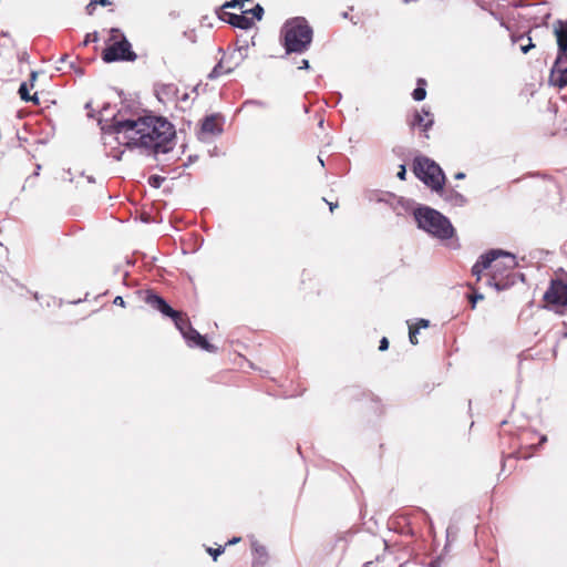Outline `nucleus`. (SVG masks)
Masks as SVG:
<instances>
[{
    "mask_svg": "<svg viewBox=\"0 0 567 567\" xmlns=\"http://www.w3.org/2000/svg\"><path fill=\"white\" fill-rule=\"evenodd\" d=\"M35 79H37V72H31V75H30L31 86H33Z\"/></svg>",
    "mask_w": 567,
    "mask_h": 567,
    "instance_id": "nucleus-35",
    "label": "nucleus"
},
{
    "mask_svg": "<svg viewBox=\"0 0 567 567\" xmlns=\"http://www.w3.org/2000/svg\"><path fill=\"white\" fill-rule=\"evenodd\" d=\"M251 548L254 555L252 567H265L269 559L266 547L258 542H254Z\"/></svg>",
    "mask_w": 567,
    "mask_h": 567,
    "instance_id": "nucleus-14",
    "label": "nucleus"
},
{
    "mask_svg": "<svg viewBox=\"0 0 567 567\" xmlns=\"http://www.w3.org/2000/svg\"><path fill=\"white\" fill-rule=\"evenodd\" d=\"M432 115L430 114V112L424 110L422 112H416L414 114L413 121L411 122L412 127L417 126L424 132H426L432 126Z\"/></svg>",
    "mask_w": 567,
    "mask_h": 567,
    "instance_id": "nucleus-15",
    "label": "nucleus"
},
{
    "mask_svg": "<svg viewBox=\"0 0 567 567\" xmlns=\"http://www.w3.org/2000/svg\"><path fill=\"white\" fill-rule=\"evenodd\" d=\"M426 81L424 79L417 80V87L414 89L412 96L415 101H423L426 96Z\"/></svg>",
    "mask_w": 567,
    "mask_h": 567,
    "instance_id": "nucleus-20",
    "label": "nucleus"
},
{
    "mask_svg": "<svg viewBox=\"0 0 567 567\" xmlns=\"http://www.w3.org/2000/svg\"><path fill=\"white\" fill-rule=\"evenodd\" d=\"M512 41L513 43H519V49L524 54L528 53L533 48H535V44L528 34H513Z\"/></svg>",
    "mask_w": 567,
    "mask_h": 567,
    "instance_id": "nucleus-17",
    "label": "nucleus"
},
{
    "mask_svg": "<svg viewBox=\"0 0 567 567\" xmlns=\"http://www.w3.org/2000/svg\"><path fill=\"white\" fill-rule=\"evenodd\" d=\"M202 131L204 133L217 134L221 132V124L217 115L206 116L202 123Z\"/></svg>",
    "mask_w": 567,
    "mask_h": 567,
    "instance_id": "nucleus-16",
    "label": "nucleus"
},
{
    "mask_svg": "<svg viewBox=\"0 0 567 567\" xmlns=\"http://www.w3.org/2000/svg\"><path fill=\"white\" fill-rule=\"evenodd\" d=\"M516 257L503 250L492 249L482 255L472 267V275L476 277V284L482 274L488 270V285L497 290H504L515 282Z\"/></svg>",
    "mask_w": 567,
    "mask_h": 567,
    "instance_id": "nucleus-2",
    "label": "nucleus"
},
{
    "mask_svg": "<svg viewBox=\"0 0 567 567\" xmlns=\"http://www.w3.org/2000/svg\"><path fill=\"white\" fill-rule=\"evenodd\" d=\"M241 540L240 537H233L231 539H229L224 546H231V545H235L237 543H239Z\"/></svg>",
    "mask_w": 567,
    "mask_h": 567,
    "instance_id": "nucleus-33",
    "label": "nucleus"
},
{
    "mask_svg": "<svg viewBox=\"0 0 567 567\" xmlns=\"http://www.w3.org/2000/svg\"><path fill=\"white\" fill-rule=\"evenodd\" d=\"M519 456L520 457H524V458H528L529 457V454H523L520 451L518 452Z\"/></svg>",
    "mask_w": 567,
    "mask_h": 567,
    "instance_id": "nucleus-40",
    "label": "nucleus"
},
{
    "mask_svg": "<svg viewBox=\"0 0 567 567\" xmlns=\"http://www.w3.org/2000/svg\"><path fill=\"white\" fill-rule=\"evenodd\" d=\"M414 217L420 228L436 237L446 239L453 235V227L449 219L435 209L430 207L417 208L414 212Z\"/></svg>",
    "mask_w": 567,
    "mask_h": 567,
    "instance_id": "nucleus-4",
    "label": "nucleus"
},
{
    "mask_svg": "<svg viewBox=\"0 0 567 567\" xmlns=\"http://www.w3.org/2000/svg\"><path fill=\"white\" fill-rule=\"evenodd\" d=\"M218 17L220 20L243 30H248L255 24L250 10L241 11L240 14L221 12Z\"/></svg>",
    "mask_w": 567,
    "mask_h": 567,
    "instance_id": "nucleus-10",
    "label": "nucleus"
},
{
    "mask_svg": "<svg viewBox=\"0 0 567 567\" xmlns=\"http://www.w3.org/2000/svg\"><path fill=\"white\" fill-rule=\"evenodd\" d=\"M544 299L549 305L567 307V284L560 279L553 280Z\"/></svg>",
    "mask_w": 567,
    "mask_h": 567,
    "instance_id": "nucleus-7",
    "label": "nucleus"
},
{
    "mask_svg": "<svg viewBox=\"0 0 567 567\" xmlns=\"http://www.w3.org/2000/svg\"><path fill=\"white\" fill-rule=\"evenodd\" d=\"M398 178L401 179V181H405V176H406V168L404 165H400L399 167V172L396 174Z\"/></svg>",
    "mask_w": 567,
    "mask_h": 567,
    "instance_id": "nucleus-30",
    "label": "nucleus"
},
{
    "mask_svg": "<svg viewBox=\"0 0 567 567\" xmlns=\"http://www.w3.org/2000/svg\"><path fill=\"white\" fill-rule=\"evenodd\" d=\"M102 59L106 63L120 60L134 61L136 53L132 51L131 43L123 37L121 41H116L103 50Z\"/></svg>",
    "mask_w": 567,
    "mask_h": 567,
    "instance_id": "nucleus-6",
    "label": "nucleus"
},
{
    "mask_svg": "<svg viewBox=\"0 0 567 567\" xmlns=\"http://www.w3.org/2000/svg\"><path fill=\"white\" fill-rule=\"evenodd\" d=\"M112 39H115L117 37V33L120 32L117 29H112Z\"/></svg>",
    "mask_w": 567,
    "mask_h": 567,
    "instance_id": "nucleus-37",
    "label": "nucleus"
},
{
    "mask_svg": "<svg viewBox=\"0 0 567 567\" xmlns=\"http://www.w3.org/2000/svg\"><path fill=\"white\" fill-rule=\"evenodd\" d=\"M464 177H465V174H464V173H457V174L455 175V178H457V179H461V178H464Z\"/></svg>",
    "mask_w": 567,
    "mask_h": 567,
    "instance_id": "nucleus-39",
    "label": "nucleus"
},
{
    "mask_svg": "<svg viewBox=\"0 0 567 567\" xmlns=\"http://www.w3.org/2000/svg\"><path fill=\"white\" fill-rule=\"evenodd\" d=\"M330 210L333 212L338 207V203H329Z\"/></svg>",
    "mask_w": 567,
    "mask_h": 567,
    "instance_id": "nucleus-36",
    "label": "nucleus"
},
{
    "mask_svg": "<svg viewBox=\"0 0 567 567\" xmlns=\"http://www.w3.org/2000/svg\"><path fill=\"white\" fill-rule=\"evenodd\" d=\"M468 287L473 291V293L468 296V299H470V302L472 303V308H475L476 301L482 300L484 298V296L481 293H477V288L474 285L468 284Z\"/></svg>",
    "mask_w": 567,
    "mask_h": 567,
    "instance_id": "nucleus-22",
    "label": "nucleus"
},
{
    "mask_svg": "<svg viewBox=\"0 0 567 567\" xmlns=\"http://www.w3.org/2000/svg\"><path fill=\"white\" fill-rule=\"evenodd\" d=\"M113 303L115 306H120V307H125V301L122 297L117 296L115 297V299L113 300Z\"/></svg>",
    "mask_w": 567,
    "mask_h": 567,
    "instance_id": "nucleus-32",
    "label": "nucleus"
},
{
    "mask_svg": "<svg viewBox=\"0 0 567 567\" xmlns=\"http://www.w3.org/2000/svg\"><path fill=\"white\" fill-rule=\"evenodd\" d=\"M235 7H240V8L243 7V4L240 3V0H230V1L225 2L220 7V11L218 12V14L221 12H227L226 9L235 8Z\"/></svg>",
    "mask_w": 567,
    "mask_h": 567,
    "instance_id": "nucleus-24",
    "label": "nucleus"
},
{
    "mask_svg": "<svg viewBox=\"0 0 567 567\" xmlns=\"http://www.w3.org/2000/svg\"><path fill=\"white\" fill-rule=\"evenodd\" d=\"M417 333H419L417 328H414L413 326H410V328H409V338H410V342L412 344H414V346L419 343V340L416 338Z\"/></svg>",
    "mask_w": 567,
    "mask_h": 567,
    "instance_id": "nucleus-27",
    "label": "nucleus"
},
{
    "mask_svg": "<svg viewBox=\"0 0 567 567\" xmlns=\"http://www.w3.org/2000/svg\"><path fill=\"white\" fill-rule=\"evenodd\" d=\"M183 337L187 340L190 346L198 347L207 352H216L217 348L209 343L204 336H202L196 329L192 327L183 333Z\"/></svg>",
    "mask_w": 567,
    "mask_h": 567,
    "instance_id": "nucleus-11",
    "label": "nucleus"
},
{
    "mask_svg": "<svg viewBox=\"0 0 567 567\" xmlns=\"http://www.w3.org/2000/svg\"><path fill=\"white\" fill-rule=\"evenodd\" d=\"M226 546H218L217 548L207 547L206 551L212 556L213 560L216 561L218 557L224 554Z\"/></svg>",
    "mask_w": 567,
    "mask_h": 567,
    "instance_id": "nucleus-23",
    "label": "nucleus"
},
{
    "mask_svg": "<svg viewBox=\"0 0 567 567\" xmlns=\"http://www.w3.org/2000/svg\"><path fill=\"white\" fill-rule=\"evenodd\" d=\"M111 4V0H90V2L85 7V12L87 16H93L97 6L107 7Z\"/></svg>",
    "mask_w": 567,
    "mask_h": 567,
    "instance_id": "nucleus-21",
    "label": "nucleus"
},
{
    "mask_svg": "<svg viewBox=\"0 0 567 567\" xmlns=\"http://www.w3.org/2000/svg\"><path fill=\"white\" fill-rule=\"evenodd\" d=\"M388 348H389V340H388L385 337H383V338L380 340L379 350H380V351H385Z\"/></svg>",
    "mask_w": 567,
    "mask_h": 567,
    "instance_id": "nucleus-31",
    "label": "nucleus"
},
{
    "mask_svg": "<svg viewBox=\"0 0 567 567\" xmlns=\"http://www.w3.org/2000/svg\"><path fill=\"white\" fill-rule=\"evenodd\" d=\"M301 63H302V65H301V66H299V69H308V68H309V62H308V60L303 59V60L301 61Z\"/></svg>",
    "mask_w": 567,
    "mask_h": 567,
    "instance_id": "nucleus-34",
    "label": "nucleus"
},
{
    "mask_svg": "<svg viewBox=\"0 0 567 567\" xmlns=\"http://www.w3.org/2000/svg\"><path fill=\"white\" fill-rule=\"evenodd\" d=\"M312 29L302 18L288 21L282 29V43L287 53H302L310 47Z\"/></svg>",
    "mask_w": 567,
    "mask_h": 567,
    "instance_id": "nucleus-3",
    "label": "nucleus"
},
{
    "mask_svg": "<svg viewBox=\"0 0 567 567\" xmlns=\"http://www.w3.org/2000/svg\"><path fill=\"white\" fill-rule=\"evenodd\" d=\"M559 54H567V22L558 20L554 24Z\"/></svg>",
    "mask_w": 567,
    "mask_h": 567,
    "instance_id": "nucleus-13",
    "label": "nucleus"
},
{
    "mask_svg": "<svg viewBox=\"0 0 567 567\" xmlns=\"http://www.w3.org/2000/svg\"><path fill=\"white\" fill-rule=\"evenodd\" d=\"M165 181L164 177L162 176H158V175H152L150 178H148V183L151 186L155 187V188H158L161 187L162 183Z\"/></svg>",
    "mask_w": 567,
    "mask_h": 567,
    "instance_id": "nucleus-26",
    "label": "nucleus"
},
{
    "mask_svg": "<svg viewBox=\"0 0 567 567\" xmlns=\"http://www.w3.org/2000/svg\"><path fill=\"white\" fill-rule=\"evenodd\" d=\"M112 127L116 141L130 148L138 147L154 154H164L173 147L175 130L164 117L146 115L136 120H114Z\"/></svg>",
    "mask_w": 567,
    "mask_h": 567,
    "instance_id": "nucleus-1",
    "label": "nucleus"
},
{
    "mask_svg": "<svg viewBox=\"0 0 567 567\" xmlns=\"http://www.w3.org/2000/svg\"><path fill=\"white\" fill-rule=\"evenodd\" d=\"M169 318H172L176 328L181 331L182 334L187 330V328L192 327L187 315L182 311L176 310V315H172Z\"/></svg>",
    "mask_w": 567,
    "mask_h": 567,
    "instance_id": "nucleus-18",
    "label": "nucleus"
},
{
    "mask_svg": "<svg viewBox=\"0 0 567 567\" xmlns=\"http://www.w3.org/2000/svg\"><path fill=\"white\" fill-rule=\"evenodd\" d=\"M547 441V437L545 435H543L540 439H539V442L537 445H542L543 443H545Z\"/></svg>",
    "mask_w": 567,
    "mask_h": 567,
    "instance_id": "nucleus-38",
    "label": "nucleus"
},
{
    "mask_svg": "<svg viewBox=\"0 0 567 567\" xmlns=\"http://www.w3.org/2000/svg\"><path fill=\"white\" fill-rule=\"evenodd\" d=\"M238 66L237 55L235 52L233 53H225L223 52V55L218 63L214 66L212 72L208 74V79L215 80L219 76L226 75L231 73Z\"/></svg>",
    "mask_w": 567,
    "mask_h": 567,
    "instance_id": "nucleus-8",
    "label": "nucleus"
},
{
    "mask_svg": "<svg viewBox=\"0 0 567 567\" xmlns=\"http://www.w3.org/2000/svg\"><path fill=\"white\" fill-rule=\"evenodd\" d=\"M97 39H99V38H97V33H96V32H94V33H87V34L85 35L84 41H83V45H85V47H86L90 42H95V41H97Z\"/></svg>",
    "mask_w": 567,
    "mask_h": 567,
    "instance_id": "nucleus-28",
    "label": "nucleus"
},
{
    "mask_svg": "<svg viewBox=\"0 0 567 567\" xmlns=\"http://www.w3.org/2000/svg\"><path fill=\"white\" fill-rule=\"evenodd\" d=\"M549 82L557 87L567 85V54H558L550 71Z\"/></svg>",
    "mask_w": 567,
    "mask_h": 567,
    "instance_id": "nucleus-9",
    "label": "nucleus"
},
{
    "mask_svg": "<svg viewBox=\"0 0 567 567\" xmlns=\"http://www.w3.org/2000/svg\"><path fill=\"white\" fill-rule=\"evenodd\" d=\"M414 175L433 192L441 193L445 184V175L439 164L425 156H416L413 159Z\"/></svg>",
    "mask_w": 567,
    "mask_h": 567,
    "instance_id": "nucleus-5",
    "label": "nucleus"
},
{
    "mask_svg": "<svg viewBox=\"0 0 567 567\" xmlns=\"http://www.w3.org/2000/svg\"><path fill=\"white\" fill-rule=\"evenodd\" d=\"M19 95H20V99L24 102H32L34 105H39L40 104V100H39V96L37 93H34L33 95H31L29 93V89H28V84L27 83H22L19 87Z\"/></svg>",
    "mask_w": 567,
    "mask_h": 567,
    "instance_id": "nucleus-19",
    "label": "nucleus"
},
{
    "mask_svg": "<svg viewBox=\"0 0 567 567\" xmlns=\"http://www.w3.org/2000/svg\"><path fill=\"white\" fill-rule=\"evenodd\" d=\"M144 300L150 307L158 310L166 317L176 315V310H174L161 296L153 291H146Z\"/></svg>",
    "mask_w": 567,
    "mask_h": 567,
    "instance_id": "nucleus-12",
    "label": "nucleus"
},
{
    "mask_svg": "<svg viewBox=\"0 0 567 567\" xmlns=\"http://www.w3.org/2000/svg\"><path fill=\"white\" fill-rule=\"evenodd\" d=\"M251 17H254L255 20H261L264 14V8L260 4H256L255 8L250 9Z\"/></svg>",
    "mask_w": 567,
    "mask_h": 567,
    "instance_id": "nucleus-25",
    "label": "nucleus"
},
{
    "mask_svg": "<svg viewBox=\"0 0 567 567\" xmlns=\"http://www.w3.org/2000/svg\"><path fill=\"white\" fill-rule=\"evenodd\" d=\"M414 328H417L420 331L421 328H427L429 327V320L426 319H419L415 324H412Z\"/></svg>",
    "mask_w": 567,
    "mask_h": 567,
    "instance_id": "nucleus-29",
    "label": "nucleus"
}]
</instances>
